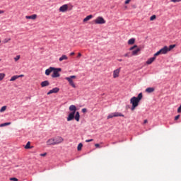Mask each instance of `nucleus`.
I'll return each instance as SVG.
<instances>
[{"label": "nucleus", "instance_id": "50", "mask_svg": "<svg viewBox=\"0 0 181 181\" xmlns=\"http://www.w3.org/2000/svg\"><path fill=\"white\" fill-rule=\"evenodd\" d=\"M1 42V41L0 40V43Z\"/></svg>", "mask_w": 181, "mask_h": 181}, {"label": "nucleus", "instance_id": "31", "mask_svg": "<svg viewBox=\"0 0 181 181\" xmlns=\"http://www.w3.org/2000/svg\"><path fill=\"white\" fill-rule=\"evenodd\" d=\"M136 47V45H133V47H130L129 50H130V51H132V50H134Z\"/></svg>", "mask_w": 181, "mask_h": 181}, {"label": "nucleus", "instance_id": "34", "mask_svg": "<svg viewBox=\"0 0 181 181\" xmlns=\"http://www.w3.org/2000/svg\"><path fill=\"white\" fill-rule=\"evenodd\" d=\"M20 58H21V56L18 55L16 57V58H14V60L16 62V61L19 60Z\"/></svg>", "mask_w": 181, "mask_h": 181}, {"label": "nucleus", "instance_id": "35", "mask_svg": "<svg viewBox=\"0 0 181 181\" xmlns=\"http://www.w3.org/2000/svg\"><path fill=\"white\" fill-rule=\"evenodd\" d=\"M88 111L86 108H83L81 110L82 113H86Z\"/></svg>", "mask_w": 181, "mask_h": 181}, {"label": "nucleus", "instance_id": "46", "mask_svg": "<svg viewBox=\"0 0 181 181\" xmlns=\"http://www.w3.org/2000/svg\"><path fill=\"white\" fill-rule=\"evenodd\" d=\"M75 53L74 52H71L70 55L72 56V55H74Z\"/></svg>", "mask_w": 181, "mask_h": 181}, {"label": "nucleus", "instance_id": "47", "mask_svg": "<svg viewBox=\"0 0 181 181\" xmlns=\"http://www.w3.org/2000/svg\"><path fill=\"white\" fill-rule=\"evenodd\" d=\"M123 60L122 59H117V62H122Z\"/></svg>", "mask_w": 181, "mask_h": 181}, {"label": "nucleus", "instance_id": "26", "mask_svg": "<svg viewBox=\"0 0 181 181\" xmlns=\"http://www.w3.org/2000/svg\"><path fill=\"white\" fill-rule=\"evenodd\" d=\"M74 78H76V76H70L69 77L66 78V81L72 80Z\"/></svg>", "mask_w": 181, "mask_h": 181}, {"label": "nucleus", "instance_id": "25", "mask_svg": "<svg viewBox=\"0 0 181 181\" xmlns=\"http://www.w3.org/2000/svg\"><path fill=\"white\" fill-rule=\"evenodd\" d=\"M81 148H83V144L80 143L78 145H77V151H81Z\"/></svg>", "mask_w": 181, "mask_h": 181}, {"label": "nucleus", "instance_id": "13", "mask_svg": "<svg viewBox=\"0 0 181 181\" xmlns=\"http://www.w3.org/2000/svg\"><path fill=\"white\" fill-rule=\"evenodd\" d=\"M48 86H49V82L48 81H42L40 83V87L42 88L47 87Z\"/></svg>", "mask_w": 181, "mask_h": 181}, {"label": "nucleus", "instance_id": "8", "mask_svg": "<svg viewBox=\"0 0 181 181\" xmlns=\"http://www.w3.org/2000/svg\"><path fill=\"white\" fill-rule=\"evenodd\" d=\"M59 91V88H53L52 90H49V91H48L47 93V95H49L51 94H54V93H57Z\"/></svg>", "mask_w": 181, "mask_h": 181}, {"label": "nucleus", "instance_id": "36", "mask_svg": "<svg viewBox=\"0 0 181 181\" xmlns=\"http://www.w3.org/2000/svg\"><path fill=\"white\" fill-rule=\"evenodd\" d=\"M10 181H18V179H16V177H11L10 178Z\"/></svg>", "mask_w": 181, "mask_h": 181}, {"label": "nucleus", "instance_id": "40", "mask_svg": "<svg viewBox=\"0 0 181 181\" xmlns=\"http://www.w3.org/2000/svg\"><path fill=\"white\" fill-rule=\"evenodd\" d=\"M46 155H47V153H40V156H46Z\"/></svg>", "mask_w": 181, "mask_h": 181}, {"label": "nucleus", "instance_id": "6", "mask_svg": "<svg viewBox=\"0 0 181 181\" xmlns=\"http://www.w3.org/2000/svg\"><path fill=\"white\" fill-rule=\"evenodd\" d=\"M168 52L170 51H168L166 49V48L165 49H160L159 51H158L157 52H156V54H153V57H156L160 54H166Z\"/></svg>", "mask_w": 181, "mask_h": 181}, {"label": "nucleus", "instance_id": "1", "mask_svg": "<svg viewBox=\"0 0 181 181\" xmlns=\"http://www.w3.org/2000/svg\"><path fill=\"white\" fill-rule=\"evenodd\" d=\"M142 93H139V94H138V96H133V98H130V104H132V107L130 108V110L133 111L134 110V109H136V107H138V105L139 104V102L142 100Z\"/></svg>", "mask_w": 181, "mask_h": 181}, {"label": "nucleus", "instance_id": "37", "mask_svg": "<svg viewBox=\"0 0 181 181\" xmlns=\"http://www.w3.org/2000/svg\"><path fill=\"white\" fill-rule=\"evenodd\" d=\"M131 2V0H125L124 4H129Z\"/></svg>", "mask_w": 181, "mask_h": 181}, {"label": "nucleus", "instance_id": "30", "mask_svg": "<svg viewBox=\"0 0 181 181\" xmlns=\"http://www.w3.org/2000/svg\"><path fill=\"white\" fill-rule=\"evenodd\" d=\"M156 19V15H153L149 18V21H153Z\"/></svg>", "mask_w": 181, "mask_h": 181}, {"label": "nucleus", "instance_id": "14", "mask_svg": "<svg viewBox=\"0 0 181 181\" xmlns=\"http://www.w3.org/2000/svg\"><path fill=\"white\" fill-rule=\"evenodd\" d=\"M62 69H58L57 71H54L52 74V78H59V71H61Z\"/></svg>", "mask_w": 181, "mask_h": 181}, {"label": "nucleus", "instance_id": "19", "mask_svg": "<svg viewBox=\"0 0 181 181\" xmlns=\"http://www.w3.org/2000/svg\"><path fill=\"white\" fill-rule=\"evenodd\" d=\"M91 18H93V15H88L86 18H83V22H87Z\"/></svg>", "mask_w": 181, "mask_h": 181}, {"label": "nucleus", "instance_id": "38", "mask_svg": "<svg viewBox=\"0 0 181 181\" xmlns=\"http://www.w3.org/2000/svg\"><path fill=\"white\" fill-rule=\"evenodd\" d=\"M93 141V139H87V140H85V142L88 143V142H91Z\"/></svg>", "mask_w": 181, "mask_h": 181}, {"label": "nucleus", "instance_id": "28", "mask_svg": "<svg viewBox=\"0 0 181 181\" xmlns=\"http://www.w3.org/2000/svg\"><path fill=\"white\" fill-rule=\"evenodd\" d=\"M5 77V74L0 73V81H2Z\"/></svg>", "mask_w": 181, "mask_h": 181}, {"label": "nucleus", "instance_id": "15", "mask_svg": "<svg viewBox=\"0 0 181 181\" xmlns=\"http://www.w3.org/2000/svg\"><path fill=\"white\" fill-rule=\"evenodd\" d=\"M156 60V57H152L151 58L148 59V60H147V62H146V64L150 65L152 63H153V62Z\"/></svg>", "mask_w": 181, "mask_h": 181}, {"label": "nucleus", "instance_id": "27", "mask_svg": "<svg viewBox=\"0 0 181 181\" xmlns=\"http://www.w3.org/2000/svg\"><path fill=\"white\" fill-rule=\"evenodd\" d=\"M18 78H19L17 76H11V78H10L9 81H15Z\"/></svg>", "mask_w": 181, "mask_h": 181}, {"label": "nucleus", "instance_id": "16", "mask_svg": "<svg viewBox=\"0 0 181 181\" xmlns=\"http://www.w3.org/2000/svg\"><path fill=\"white\" fill-rule=\"evenodd\" d=\"M140 51H141V48H136V49L132 52V55L136 56L138 54V52Z\"/></svg>", "mask_w": 181, "mask_h": 181}, {"label": "nucleus", "instance_id": "45", "mask_svg": "<svg viewBox=\"0 0 181 181\" xmlns=\"http://www.w3.org/2000/svg\"><path fill=\"white\" fill-rule=\"evenodd\" d=\"M4 13V11H3L2 10H0V14Z\"/></svg>", "mask_w": 181, "mask_h": 181}, {"label": "nucleus", "instance_id": "44", "mask_svg": "<svg viewBox=\"0 0 181 181\" xmlns=\"http://www.w3.org/2000/svg\"><path fill=\"white\" fill-rule=\"evenodd\" d=\"M124 57H129V55L128 54H125Z\"/></svg>", "mask_w": 181, "mask_h": 181}, {"label": "nucleus", "instance_id": "18", "mask_svg": "<svg viewBox=\"0 0 181 181\" xmlns=\"http://www.w3.org/2000/svg\"><path fill=\"white\" fill-rule=\"evenodd\" d=\"M154 91H155V88H146V93H153Z\"/></svg>", "mask_w": 181, "mask_h": 181}, {"label": "nucleus", "instance_id": "48", "mask_svg": "<svg viewBox=\"0 0 181 181\" xmlns=\"http://www.w3.org/2000/svg\"><path fill=\"white\" fill-rule=\"evenodd\" d=\"M47 143L51 145L52 143H53V141H47Z\"/></svg>", "mask_w": 181, "mask_h": 181}, {"label": "nucleus", "instance_id": "42", "mask_svg": "<svg viewBox=\"0 0 181 181\" xmlns=\"http://www.w3.org/2000/svg\"><path fill=\"white\" fill-rule=\"evenodd\" d=\"M78 57H81V53H78V54H77V58H78Z\"/></svg>", "mask_w": 181, "mask_h": 181}, {"label": "nucleus", "instance_id": "49", "mask_svg": "<svg viewBox=\"0 0 181 181\" xmlns=\"http://www.w3.org/2000/svg\"><path fill=\"white\" fill-rule=\"evenodd\" d=\"M116 144V142H113V143H112V144Z\"/></svg>", "mask_w": 181, "mask_h": 181}, {"label": "nucleus", "instance_id": "5", "mask_svg": "<svg viewBox=\"0 0 181 181\" xmlns=\"http://www.w3.org/2000/svg\"><path fill=\"white\" fill-rule=\"evenodd\" d=\"M124 117V115L120 112H112V113H110V115H107V119H109L113 117Z\"/></svg>", "mask_w": 181, "mask_h": 181}, {"label": "nucleus", "instance_id": "2", "mask_svg": "<svg viewBox=\"0 0 181 181\" xmlns=\"http://www.w3.org/2000/svg\"><path fill=\"white\" fill-rule=\"evenodd\" d=\"M76 120L77 122H80V112H70L67 117V122H71L72 120Z\"/></svg>", "mask_w": 181, "mask_h": 181}, {"label": "nucleus", "instance_id": "21", "mask_svg": "<svg viewBox=\"0 0 181 181\" xmlns=\"http://www.w3.org/2000/svg\"><path fill=\"white\" fill-rule=\"evenodd\" d=\"M67 81H69V83L70 84L71 86H72V88H76V86H75V83H74L72 79L67 80Z\"/></svg>", "mask_w": 181, "mask_h": 181}, {"label": "nucleus", "instance_id": "10", "mask_svg": "<svg viewBox=\"0 0 181 181\" xmlns=\"http://www.w3.org/2000/svg\"><path fill=\"white\" fill-rule=\"evenodd\" d=\"M175 47H176V45H170L168 47L165 46V47H163V48H161V49H167V51L170 52Z\"/></svg>", "mask_w": 181, "mask_h": 181}, {"label": "nucleus", "instance_id": "11", "mask_svg": "<svg viewBox=\"0 0 181 181\" xmlns=\"http://www.w3.org/2000/svg\"><path fill=\"white\" fill-rule=\"evenodd\" d=\"M68 9V6L67 4H64L61 6V7H59V12H65L66 11H67Z\"/></svg>", "mask_w": 181, "mask_h": 181}, {"label": "nucleus", "instance_id": "3", "mask_svg": "<svg viewBox=\"0 0 181 181\" xmlns=\"http://www.w3.org/2000/svg\"><path fill=\"white\" fill-rule=\"evenodd\" d=\"M53 141L52 143H51V145H57L61 144L62 141H64V139L61 136H57L56 137V139H51L48 140V142H51Z\"/></svg>", "mask_w": 181, "mask_h": 181}, {"label": "nucleus", "instance_id": "29", "mask_svg": "<svg viewBox=\"0 0 181 181\" xmlns=\"http://www.w3.org/2000/svg\"><path fill=\"white\" fill-rule=\"evenodd\" d=\"M5 110H6V106H3L0 108V112H4Z\"/></svg>", "mask_w": 181, "mask_h": 181}, {"label": "nucleus", "instance_id": "7", "mask_svg": "<svg viewBox=\"0 0 181 181\" xmlns=\"http://www.w3.org/2000/svg\"><path fill=\"white\" fill-rule=\"evenodd\" d=\"M106 21L103 17H98L96 20H95V23L98 25L105 24Z\"/></svg>", "mask_w": 181, "mask_h": 181}, {"label": "nucleus", "instance_id": "22", "mask_svg": "<svg viewBox=\"0 0 181 181\" xmlns=\"http://www.w3.org/2000/svg\"><path fill=\"white\" fill-rule=\"evenodd\" d=\"M59 62H62L64 60H67V56L66 55H62V57H59L58 59Z\"/></svg>", "mask_w": 181, "mask_h": 181}, {"label": "nucleus", "instance_id": "33", "mask_svg": "<svg viewBox=\"0 0 181 181\" xmlns=\"http://www.w3.org/2000/svg\"><path fill=\"white\" fill-rule=\"evenodd\" d=\"M170 1L173 3H178V2H181V0H171Z\"/></svg>", "mask_w": 181, "mask_h": 181}, {"label": "nucleus", "instance_id": "43", "mask_svg": "<svg viewBox=\"0 0 181 181\" xmlns=\"http://www.w3.org/2000/svg\"><path fill=\"white\" fill-rule=\"evenodd\" d=\"M147 122H148V121L147 119H144V124H147Z\"/></svg>", "mask_w": 181, "mask_h": 181}, {"label": "nucleus", "instance_id": "12", "mask_svg": "<svg viewBox=\"0 0 181 181\" xmlns=\"http://www.w3.org/2000/svg\"><path fill=\"white\" fill-rule=\"evenodd\" d=\"M69 110L71 111V112H74V113H76V110H77V108H76V105H70V107H69Z\"/></svg>", "mask_w": 181, "mask_h": 181}, {"label": "nucleus", "instance_id": "4", "mask_svg": "<svg viewBox=\"0 0 181 181\" xmlns=\"http://www.w3.org/2000/svg\"><path fill=\"white\" fill-rule=\"evenodd\" d=\"M57 70H62V69H61V68H55V67L50 66L49 68L46 69L45 74H46V76H49V74H51V73L57 71Z\"/></svg>", "mask_w": 181, "mask_h": 181}, {"label": "nucleus", "instance_id": "41", "mask_svg": "<svg viewBox=\"0 0 181 181\" xmlns=\"http://www.w3.org/2000/svg\"><path fill=\"white\" fill-rule=\"evenodd\" d=\"M95 147H96V148H100V144H95Z\"/></svg>", "mask_w": 181, "mask_h": 181}, {"label": "nucleus", "instance_id": "20", "mask_svg": "<svg viewBox=\"0 0 181 181\" xmlns=\"http://www.w3.org/2000/svg\"><path fill=\"white\" fill-rule=\"evenodd\" d=\"M136 42V39L135 38H130L129 40H128V45H134V42Z\"/></svg>", "mask_w": 181, "mask_h": 181}, {"label": "nucleus", "instance_id": "24", "mask_svg": "<svg viewBox=\"0 0 181 181\" xmlns=\"http://www.w3.org/2000/svg\"><path fill=\"white\" fill-rule=\"evenodd\" d=\"M9 125H11V122H4V123L0 124V127H8Z\"/></svg>", "mask_w": 181, "mask_h": 181}, {"label": "nucleus", "instance_id": "23", "mask_svg": "<svg viewBox=\"0 0 181 181\" xmlns=\"http://www.w3.org/2000/svg\"><path fill=\"white\" fill-rule=\"evenodd\" d=\"M24 148H25V149L32 148V146H30V141L27 142V144H25V146H24Z\"/></svg>", "mask_w": 181, "mask_h": 181}, {"label": "nucleus", "instance_id": "9", "mask_svg": "<svg viewBox=\"0 0 181 181\" xmlns=\"http://www.w3.org/2000/svg\"><path fill=\"white\" fill-rule=\"evenodd\" d=\"M119 71H120L119 68L114 70V71L112 72V78H118Z\"/></svg>", "mask_w": 181, "mask_h": 181}, {"label": "nucleus", "instance_id": "17", "mask_svg": "<svg viewBox=\"0 0 181 181\" xmlns=\"http://www.w3.org/2000/svg\"><path fill=\"white\" fill-rule=\"evenodd\" d=\"M26 19H32V20H35V18H37V15L33 14L32 16H25Z\"/></svg>", "mask_w": 181, "mask_h": 181}, {"label": "nucleus", "instance_id": "39", "mask_svg": "<svg viewBox=\"0 0 181 181\" xmlns=\"http://www.w3.org/2000/svg\"><path fill=\"white\" fill-rule=\"evenodd\" d=\"M180 118V115H178L177 116L175 117V121H177V119H179Z\"/></svg>", "mask_w": 181, "mask_h": 181}, {"label": "nucleus", "instance_id": "32", "mask_svg": "<svg viewBox=\"0 0 181 181\" xmlns=\"http://www.w3.org/2000/svg\"><path fill=\"white\" fill-rule=\"evenodd\" d=\"M16 76V77H17V78H23V77H24V75H23V74H21V75H16V76Z\"/></svg>", "mask_w": 181, "mask_h": 181}]
</instances>
